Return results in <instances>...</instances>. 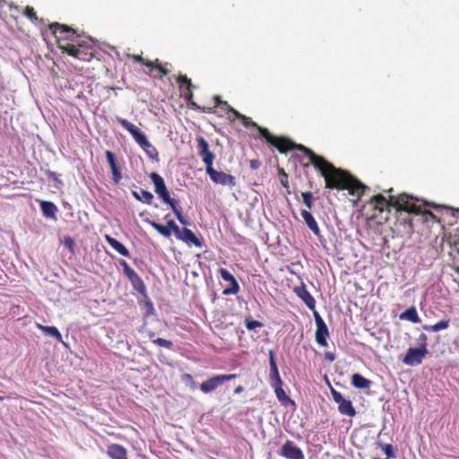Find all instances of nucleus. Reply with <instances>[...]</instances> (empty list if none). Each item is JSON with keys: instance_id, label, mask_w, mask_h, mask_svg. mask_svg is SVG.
<instances>
[{"instance_id": "f257e3e1", "label": "nucleus", "mask_w": 459, "mask_h": 459, "mask_svg": "<svg viewBox=\"0 0 459 459\" xmlns=\"http://www.w3.org/2000/svg\"><path fill=\"white\" fill-rule=\"evenodd\" d=\"M242 118L244 125L255 127L259 136L265 139L268 143L276 147L280 152H287L290 150H299L307 156L308 162L311 163L316 169L324 177L325 180V186L331 189H348L351 195H360L365 192L368 187L363 185L357 178L352 177L347 171L335 168L332 163L327 161L322 156L316 154L310 149L302 144H296L291 141L273 135L265 127L258 126L251 120L250 117H238Z\"/></svg>"}, {"instance_id": "f03ea898", "label": "nucleus", "mask_w": 459, "mask_h": 459, "mask_svg": "<svg viewBox=\"0 0 459 459\" xmlns=\"http://www.w3.org/2000/svg\"><path fill=\"white\" fill-rule=\"evenodd\" d=\"M48 30L55 36L57 47L63 53L84 62H89L93 58L92 44L82 39L72 27L59 22H52L48 25Z\"/></svg>"}, {"instance_id": "7ed1b4c3", "label": "nucleus", "mask_w": 459, "mask_h": 459, "mask_svg": "<svg viewBox=\"0 0 459 459\" xmlns=\"http://www.w3.org/2000/svg\"><path fill=\"white\" fill-rule=\"evenodd\" d=\"M176 82L178 83L182 95H184L188 103L194 106L195 109L204 113H214L216 112V108H219L220 111L228 114L242 115L233 108L227 101L222 100L219 95H214L211 97L210 100H200L199 102L194 101L193 89L196 86L192 83L191 80L187 78L186 75H178L176 78Z\"/></svg>"}, {"instance_id": "20e7f679", "label": "nucleus", "mask_w": 459, "mask_h": 459, "mask_svg": "<svg viewBox=\"0 0 459 459\" xmlns=\"http://www.w3.org/2000/svg\"><path fill=\"white\" fill-rule=\"evenodd\" d=\"M413 197L407 194H401L398 196L391 195L389 200L382 195H377L371 198V203L375 204L376 209L381 212L384 211L385 207L392 205L397 210L405 211L409 213H421V208L414 203H411Z\"/></svg>"}, {"instance_id": "39448f33", "label": "nucleus", "mask_w": 459, "mask_h": 459, "mask_svg": "<svg viewBox=\"0 0 459 459\" xmlns=\"http://www.w3.org/2000/svg\"><path fill=\"white\" fill-rule=\"evenodd\" d=\"M131 59L134 62L142 63L143 65L150 68L149 74L154 79L161 80L164 76L169 74V70L168 69L169 63H165L162 65L158 58L153 61L144 59L140 55H131L129 56Z\"/></svg>"}, {"instance_id": "423d86ee", "label": "nucleus", "mask_w": 459, "mask_h": 459, "mask_svg": "<svg viewBox=\"0 0 459 459\" xmlns=\"http://www.w3.org/2000/svg\"><path fill=\"white\" fill-rule=\"evenodd\" d=\"M150 178L154 185L155 193L167 204L171 206L178 201L169 196L164 179L156 172H152Z\"/></svg>"}, {"instance_id": "0eeeda50", "label": "nucleus", "mask_w": 459, "mask_h": 459, "mask_svg": "<svg viewBox=\"0 0 459 459\" xmlns=\"http://www.w3.org/2000/svg\"><path fill=\"white\" fill-rule=\"evenodd\" d=\"M236 377V374L213 376L201 384L200 390L204 394L212 393L226 381L234 379Z\"/></svg>"}, {"instance_id": "6e6552de", "label": "nucleus", "mask_w": 459, "mask_h": 459, "mask_svg": "<svg viewBox=\"0 0 459 459\" xmlns=\"http://www.w3.org/2000/svg\"><path fill=\"white\" fill-rule=\"evenodd\" d=\"M427 354V348H409L403 359V363L411 367L418 366L422 363Z\"/></svg>"}, {"instance_id": "1a4fd4ad", "label": "nucleus", "mask_w": 459, "mask_h": 459, "mask_svg": "<svg viewBox=\"0 0 459 459\" xmlns=\"http://www.w3.org/2000/svg\"><path fill=\"white\" fill-rule=\"evenodd\" d=\"M210 178L216 184L221 186H234L236 185V178L230 174H227L223 171H217L214 169L208 171Z\"/></svg>"}, {"instance_id": "9d476101", "label": "nucleus", "mask_w": 459, "mask_h": 459, "mask_svg": "<svg viewBox=\"0 0 459 459\" xmlns=\"http://www.w3.org/2000/svg\"><path fill=\"white\" fill-rule=\"evenodd\" d=\"M281 455L287 459H304L302 450L294 445L292 441H286L281 447Z\"/></svg>"}, {"instance_id": "9b49d317", "label": "nucleus", "mask_w": 459, "mask_h": 459, "mask_svg": "<svg viewBox=\"0 0 459 459\" xmlns=\"http://www.w3.org/2000/svg\"><path fill=\"white\" fill-rule=\"evenodd\" d=\"M220 274L222 280L230 282V286L223 290V295L237 294L239 291V285L235 277L226 269L221 268Z\"/></svg>"}, {"instance_id": "f8f14e48", "label": "nucleus", "mask_w": 459, "mask_h": 459, "mask_svg": "<svg viewBox=\"0 0 459 459\" xmlns=\"http://www.w3.org/2000/svg\"><path fill=\"white\" fill-rule=\"evenodd\" d=\"M107 160L109 164L112 172V179L114 183L118 184L122 179V174L120 169L117 164L115 154L111 151L105 152Z\"/></svg>"}, {"instance_id": "ddd939ff", "label": "nucleus", "mask_w": 459, "mask_h": 459, "mask_svg": "<svg viewBox=\"0 0 459 459\" xmlns=\"http://www.w3.org/2000/svg\"><path fill=\"white\" fill-rule=\"evenodd\" d=\"M295 293L297 296L306 304V306L311 309L315 310L316 308V300L307 290L305 284H302L299 287L295 289Z\"/></svg>"}, {"instance_id": "4468645a", "label": "nucleus", "mask_w": 459, "mask_h": 459, "mask_svg": "<svg viewBox=\"0 0 459 459\" xmlns=\"http://www.w3.org/2000/svg\"><path fill=\"white\" fill-rule=\"evenodd\" d=\"M176 238L186 244H193L197 247H202L201 240L194 234V232L191 230L187 228L181 229L179 234L177 235Z\"/></svg>"}, {"instance_id": "2eb2a0df", "label": "nucleus", "mask_w": 459, "mask_h": 459, "mask_svg": "<svg viewBox=\"0 0 459 459\" xmlns=\"http://www.w3.org/2000/svg\"><path fill=\"white\" fill-rule=\"evenodd\" d=\"M305 223L307 224V228L317 237L320 236V229L317 225L316 221L315 220L314 216L307 210H301L300 212Z\"/></svg>"}, {"instance_id": "dca6fc26", "label": "nucleus", "mask_w": 459, "mask_h": 459, "mask_svg": "<svg viewBox=\"0 0 459 459\" xmlns=\"http://www.w3.org/2000/svg\"><path fill=\"white\" fill-rule=\"evenodd\" d=\"M40 209L44 217L56 221L57 206L49 201H41Z\"/></svg>"}, {"instance_id": "f3484780", "label": "nucleus", "mask_w": 459, "mask_h": 459, "mask_svg": "<svg viewBox=\"0 0 459 459\" xmlns=\"http://www.w3.org/2000/svg\"><path fill=\"white\" fill-rule=\"evenodd\" d=\"M329 336V332L327 325L325 324H320L316 325V342L323 347L327 346V337Z\"/></svg>"}, {"instance_id": "a211bd4d", "label": "nucleus", "mask_w": 459, "mask_h": 459, "mask_svg": "<svg viewBox=\"0 0 459 459\" xmlns=\"http://www.w3.org/2000/svg\"><path fill=\"white\" fill-rule=\"evenodd\" d=\"M128 280L135 291H137L142 297L146 296V285L143 282V279L137 273H134Z\"/></svg>"}, {"instance_id": "6ab92c4d", "label": "nucleus", "mask_w": 459, "mask_h": 459, "mask_svg": "<svg viewBox=\"0 0 459 459\" xmlns=\"http://www.w3.org/2000/svg\"><path fill=\"white\" fill-rule=\"evenodd\" d=\"M108 455L112 459H127L126 449L117 444H112L108 447Z\"/></svg>"}, {"instance_id": "aec40b11", "label": "nucleus", "mask_w": 459, "mask_h": 459, "mask_svg": "<svg viewBox=\"0 0 459 459\" xmlns=\"http://www.w3.org/2000/svg\"><path fill=\"white\" fill-rule=\"evenodd\" d=\"M133 137L143 151H147V148H152V152H154L155 154H157V150L148 141L145 134L142 131L138 130L135 134H134Z\"/></svg>"}, {"instance_id": "412c9836", "label": "nucleus", "mask_w": 459, "mask_h": 459, "mask_svg": "<svg viewBox=\"0 0 459 459\" xmlns=\"http://www.w3.org/2000/svg\"><path fill=\"white\" fill-rule=\"evenodd\" d=\"M106 241L109 244V246L114 248L117 252H118L121 255L128 257L130 255V252L128 249L118 240L116 238L106 235Z\"/></svg>"}, {"instance_id": "4be33fe9", "label": "nucleus", "mask_w": 459, "mask_h": 459, "mask_svg": "<svg viewBox=\"0 0 459 459\" xmlns=\"http://www.w3.org/2000/svg\"><path fill=\"white\" fill-rule=\"evenodd\" d=\"M371 384L370 380L359 373L353 374L351 377V385L358 389H368L371 386Z\"/></svg>"}, {"instance_id": "5701e85b", "label": "nucleus", "mask_w": 459, "mask_h": 459, "mask_svg": "<svg viewBox=\"0 0 459 459\" xmlns=\"http://www.w3.org/2000/svg\"><path fill=\"white\" fill-rule=\"evenodd\" d=\"M273 387L274 389L275 395L281 405L288 406L289 404H295V403L286 394L285 391L282 389V385H275Z\"/></svg>"}, {"instance_id": "b1692460", "label": "nucleus", "mask_w": 459, "mask_h": 459, "mask_svg": "<svg viewBox=\"0 0 459 459\" xmlns=\"http://www.w3.org/2000/svg\"><path fill=\"white\" fill-rule=\"evenodd\" d=\"M133 196L144 204H151L153 200V195L144 189L140 188L138 191H132Z\"/></svg>"}, {"instance_id": "393cba45", "label": "nucleus", "mask_w": 459, "mask_h": 459, "mask_svg": "<svg viewBox=\"0 0 459 459\" xmlns=\"http://www.w3.org/2000/svg\"><path fill=\"white\" fill-rule=\"evenodd\" d=\"M400 319L417 324L420 322L415 307H411L400 315Z\"/></svg>"}, {"instance_id": "a878e982", "label": "nucleus", "mask_w": 459, "mask_h": 459, "mask_svg": "<svg viewBox=\"0 0 459 459\" xmlns=\"http://www.w3.org/2000/svg\"><path fill=\"white\" fill-rule=\"evenodd\" d=\"M338 410L343 415L352 417L356 414V411L352 405V403L350 400H346L345 398L341 403L338 404Z\"/></svg>"}, {"instance_id": "bb28decb", "label": "nucleus", "mask_w": 459, "mask_h": 459, "mask_svg": "<svg viewBox=\"0 0 459 459\" xmlns=\"http://www.w3.org/2000/svg\"><path fill=\"white\" fill-rule=\"evenodd\" d=\"M170 208L172 209L174 214L176 215L177 219L178 220V221L183 224V225H190V221L185 218L182 214V210L180 207H178V202H177L176 204H172L170 206Z\"/></svg>"}, {"instance_id": "cd10ccee", "label": "nucleus", "mask_w": 459, "mask_h": 459, "mask_svg": "<svg viewBox=\"0 0 459 459\" xmlns=\"http://www.w3.org/2000/svg\"><path fill=\"white\" fill-rule=\"evenodd\" d=\"M148 223L163 237L169 238L171 236L167 225L164 226L153 221H148Z\"/></svg>"}, {"instance_id": "c85d7f7f", "label": "nucleus", "mask_w": 459, "mask_h": 459, "mask_svg": "<svg viewBox=\"0 0 459 459\" xmlns=\"http://www.w3.org/2000/svg\"><path fill=\"white\" fill-rule=\"evenodd\" d=\"M42 331L62 342V335L56 326H40Z\"/></svg>"}, {"instance_id": "c756f323", "label": "nucleus", "mask_w": 459, "mask_h": 459, "mask_svg": "<svg viewBox=\"0 0 459 459\" xmlns=\"http://www.w3.org/2000/svg\"><path fill=\"white\" fill-rule=\"evenodd\" d=\"M45 174L47 175L48 179H51L55 182L54 186L56 188L60 189L63 186L64 183L60 179L59 174H57L54 171H51V170H46Z\"/></svg>"}, {"instance_id": "7c9ffc66", "label": "nucleus", "mask_w": 459, "mask_h": 459, "mask_svg": "<svg viewBox=\"0 0 459 459\" xmlns=\"http://www.w3.org/2000/svg\"><path fill=\"white\" fill-rule=\"evenodd\" d=\"M118 122L132 134V136L139 130L134 124L130 123L125 118L118 117Z\"/></svg>"}, {"instance_id": "2f4dec72", "label": "nucleus", "mask_w": 459, "mask_h": 459, "mask_svg": "<svg viewBox=\"0 0 459 459\" xmlns=\"http://www.w3.org/2000/svg\"><path fill=\"white\" fill-rule=\"evenodd\" d=\"M202 158L203 162L205 164L206 167V173L213 169L212 163L215 159V155L210 152L208 154L204 155Z\"/></svg>"}, {"instance_id": "473e14b6", "label": "nucleus", "mask_w": 459, "mask_h": 459, "mask_svg": "<svg viewBox=\"0 0 459 459\" xmlns=\"http://www.w3.org/2000/svg\"><path fill=\"white\" fill-rule=\"evenodd\" d=\"M303 203L308 209H312L314 204V197L311 192H302L301 193Z\"/></svg>"}, {"instance_id": "72a5a7b5", "label": "nucleus", "mask_w": 459, "mask_h": 459, "mask_svg": "<svg viewBox=\"0 0 459 459\" xmlns=\"http://www.w3.org/2000/svg\"><path fill=\"white\" fill-rule=\"evenodd\" d=\"M245 325L247 330L254 331L258 327H262L263 324L261 322L254 320L252 318H247L245 320Z\"/></svg>"}, {"instance_id": "f704fd0d", "label": "nucleus", "mask_w": 459, "mask_h": 459, "mask_svg": "<svg viewBox=\"0 0 459 459\" xmlns=\"http://www.w3.org/2000/svg\"><path fill=\"white\" fill-rule=\"evenodd\" d=\"M152 342L158 346L164 347L169 350L173 348V342L169 340H166L163 338L152 339Z\"/></svg>"}, {"instance_id": "c9c22d12", "label": "nucleus", "mask_w": 459, "mask_h": 459, "mask_svg": "<svg viewBox=\"0 0 459 459\" xmlns=\"http://www.w3.org/2000/svg\"><path fill=\"white\" fill-rule=\"evenodd\" d=\"M270 378L272 386L282 385L281 378L279 374V370L270 371Z\"/></svg>"}, {"instance_id": "e433bc0d", "label": "nucleus", "mask_w": 459, "mask_h": 459, "mask_svg": "<svg viewBox=\"0 0 459 459\" xmlns=\"http://www.w3.org/2000/svg\"><path fill=\"white\" fill-rule=\"evenodd\" d=\"M120 265L122 266L123 268V272L125 273V275L129 279L131 276H133L134 273H136L134 269H132L129 264H127L126 261L125 260H120L119 262Z\"/></svg>"}, {"instance_id": "4c0bfd02", "label": "nucleus", "mask_w": 459, "mask_h": 459, "mask_svg": "<svg viewBox=\"0 0 459 459\" xmlns=\"http://www.w3.org/2000/svg\"><path fill=\"white\" fill-rule=\"evenodd\" d=\"M142 298L147 308V315H152L154 313V307L148 294H146V296H143Z\"/></svg>"}, {"instance_id": "58836bf2", "label": "nucleus", "mask_w": 459, "mask_h": 459, "mask_svg": "<svg viewBox=\"0 0 459 459\" xmlns=\"http://www.w3.org/2000/svg\"><path fill=\"white\" fill-rule=\"evenodd\" d=\"M23 13L30 21H36L38 19L36 12L34 11L33 7H31V6H26V8L23 11Z\"/></svg>"}, {"instance_id": "ea45409f", "label": "nucleus", "mask_w": 459, "mask_h": 459, "mask_svg": "<svg viewBox=\"0 0 459 459\" xmlns=\"http://www.w3.org/2000/svg\"><path fill=\"white\" fill-rule=\"evenodd\" d=\"M167 228L169 230L170 233L173 231L176 237L179 234L181 230L173 220H169L167 221Z\"/></svg>"}, {"instance_id": "a19ab883", "label": "nucleus", "mask_w": 459, "mask_h": 459, "mask_svg": "<svg viewBox=\"0 0 459 459\" xmlns=\"http://www.w3.org/2000/svg\"><path fill=\"white\" fill-rule=\"evenodd\" d=\"M382 449L388 458L395 457V454H394V447L392 445H390V444L383 445Z\"/></svg>"}, {"instance_id": "79ce46f5", "label": "nucleus", "mask_w": 459, "mask_h": 459, "mask_svg": "<svg viewBox=\"0 0 459 459\" xmlns=\"http://www.w3.org/2000/svg\"><path fill=\"white\" fill-rule=\"evenodd\" d=\"M269 365H270V371H274L278 369L277 363L274 357V352L270 350L269 351Z\"/></svg>"}, {"instance_id": "37998d69", "label": "nucleus", "mask_w": 459, "mask_h": 459, "mask_svg": "<svg viewBox=\"0 0 459 459\" xmlns=\"http://www.w3.org/2000/svg\"><path fill=\"white\" fill-rule=\"evenodd\" d=\"M436 325L437 331H442L449 327L450 320L449 319H442L438 321Z\"/></svg>"}, {"instance_id": "c03bdc74", "label": "nucleus", "mask_w": 459, "mask_h": 459, "mask_svg": "<svg viewBox=\"0 0 459 459\" xmlns=\"http://www.w3.org/2000/svg\"><path fill=\"white\" fill-rule=\"evenodd\" d=\"M331 394H332L333 401L337 404L341 403L344 400V397L342 396V394L340 392H338L333 388L331 390Z\"/></svg>"}, {"instance_id": "a18cd8bd", "label": "nucleus", "mask_w": 459, "mask_h": 459, "mask_svg": "<svg viewBox=\"0 0 459 459\" xmlns=\"http://www.w3.org/2000/svg\"><path fill=\"white\" fill-rule=\"evenodd\" d=\"M197 147L199 149V152H201L203 150L209 149V144H208L207 141L204 138L198 137L197 138Z\"/></svg>"}, {"instance_id": "49530a36", "label": "nucleus", "mask_w": 459, "mask_h": 459, "mask_svg": "<svg viewBox=\"0 0 459 459\" xmlns=\"http://www.w3.org/2000/svg\"><path fill=\"white\" fill-rule=\"evenodd\" d=\"M417 341L420 348H427L428 336L425 333H420Z\"/></svg>"}, {"instance_id": "de8ad7c7", "label": "nucleus", "mask_w": 459, "mask_h": 459, "mask_svg": "<svg viewBox=\"0 0 459 459\" xmlns=\"http://www.w3.org/2000/svg\"><path fill=\"white\" fill-rule=\"evenodd\" d=\"M182 379H183L185 382H186V381H187V382H189V383H190V385H191V387H192L193 389L196 387V384H195V382L194 381V378H193V377H192L190 374H188V373L184 374V375H183V377H182Z\"/></svg>"}, {"instance_id": "09e8293b", "label": "nucleus", "mask_w": 459, "mask_h": 459, "mask_svg": "<svg viewBox=\"0 0 459 459\" xmlns=\"http://www.w3.org/2000/svg\"><path fill=\"white\" fill-rule=\"evenodd\" d=\"M249 166H250V169H252L255 170V169H259V168H260V166H261V161H260V160H251L249 161Z\"/></svg>"}, {"instance_id": "8fccbe9b", "label": "nucleus", "mask_w": 459, "mask_h": 459, "mask_svg": "<svg viewBox=\"0 0 459 459\" xmlns=\"http://www.w3.org/2000/svg\"><path fill=\"white\" fill-rule=\"evenodd\" d=\"M64 245H65V247H68L69 249L72 250L73 247H74V242L72 238L67 237L64 240Z\"/></svg>"}, {"instance_id": "3c124183", "label": "nucleus", "mask_w": 459, "mask_h": 459, "mask_svg": "<svg viewBox=\"0 0 459 459\" xmlns=\"http://www.w3.org/2000/svg\"><path fill=\"white\" fill-rule=\"evenodd\" d=\"M313 311H314V316H315L316 325H319L320 324H325V321L323 320V318L318 314V312H316L315 310H313Z\"/></svg>"}, {"instance_id": "603ef678", "label": "nucleus", "mask_w": 459, "mask_h": 459, "mask_svg": "<svg viewBox=\"0 0 459 459\" xmlns=\"http://www.w3.org/2000/svg\"><path fill=\"white\" fill-rule=\"evenodd\" d=\"M422 328H423L425 331H428V332H433V333L437 332V328H436V325H424L422 326Z\"/></svg>"}, {"instance_id": "864d4df0", "label": "nucleus", "mask_w": 459, "mask_h": 459, "mask_svg": "<svg viewBox=\"0 0 459 459\" xmlns=\"http://www.w3.org/2000/svg\"><path fill=\"white\" fill-rule=\"evenodd\" d=\"M455 273V276H454V281L457 283V285L459 286V267L457 266H453L452 267Z\"/></svg>"}, {"instance_id": "5fc2aeb1", "label": "nucleus", "mask_w": 459, "mask_h": 459, "mask_svg": "<svg viewBox=\"0 0 459 459\" xmlns=\"http://www.w3.org/2000/svg\"><path fill=\"white\" fill-rule=\"evenodd\" d=\"M325 359L329 360V361H333L335 359V355L332 352H325Z\"/></svg>"}, {"instance_id": "6e6d98bb", "label": "nucleus", "mask_w": 459, "mask_h": 459, "mask_svg": "<svg viewBox=\"0 0 459 459\" xmlns=\"http://www.w3.org/2000/svg\"><path fill=\"white\" fill-rule=\"evenodd\" d=\"M146 152V154L150 157V158H153L154 156H157V154H155L154 152H152V148H147V151H144Z\"/></svg>"}, {"instance_id": "4d7b16f0", "label": "nucleus", "mask_w": 459, "mask_h": 459, "mask_svg": "<svg viewBox=\"0 0 459 459\" xmlns=\"http://www.w3.org/2000/svg\"><path fill=\"white\" fill-rule=\"evenodd\" d=\"M244 391V387L242 385H238L235 388L234 393L236 394H239Z\"/></svg>"}, {"instance_id": "13d9d810", "label": "nucleus", "mask_w": 459, "mask_h": 459, "mask_svg": "<svg viewBox=\"0 0 459 459\" xmlns=\"http://www.w3.org/2000/svg\"><path fill=\"white\" fill-rule=\"evenodd\" d=\"M210 152H211V151H210L209 149H207V150H203V151L199 152V155H200V157H203L204 155L208 154Z\"/></svg>"}, {"instance_id": "bf43d9fd", "label": "nucleus", "mask_w": 459, "mask_h": 459, "mask_svg": "<svg viewBox=\"0 0 459 459\" xmlns=\"http://www.w3.org/2000/svg\"><path fill=\"white\" fill-rule=\"evenodd\" d=\"M9 6H10V9H15L17 11L19 9V7L17 5H15V4H10Z\"/></svg>"}, {"instance_id": "052dcab7", "label": "nucleus", "mask_w": 459, "mask_h": 459, "mask_svg": "<svg viewBox=\"0 0 459 459\" xmlns=\"http://www.w3.org/2000/svg\"><path fill=\"white\" fill-rule=\"evenodd\" d=\"M4 3H5V0H0V8H3Z\"/></svg>"}, {"instance_id": "680f3d73", "label": "nucleus", "mask_w": 459, "mask_h": 459, "mask_svg": "<svg viewBox=\"0 0 459 459\" xmlns=\"http://www.w3.org/2000/svg\"><path fill=\"white\" fill-rule=\"evenodd\" d=\"M149 336H150V338L152 339V338L154 336V333H151L149 334Z\"/></svg>"}, {"instance_id": "e2e57ef3", "label": "nucleus", "mask_w": 459, "mask_h": 459, "mask_svg": "<svg viewBox=\"0 0 459 459\" xmlns=\"http://www.w3.org/2000/svg\"><path fill=\"white\" fill-rule=\"evenodd\" d=\"M283 186H287L286 181H282Z\"/></svg>"}, {"instance_id": "0e129e2a", "label": "nucleus", "mask_w": 459, "mask_h": 459, "mask_svg": "<svg viewBox=\"0 0 459 459\" xmlns=\"http://www.w3.org/2000/svg\"><path fill=\"white\" fill-rule=\"evenodd\" d=\"M283 186H287L286 181H282Z\"/></svg>"}, {"instance_id": "69168bd1", "label": "nucleus", "mask_w": 459, "mask_h": 459, "mask_svg": "<svg viewBox=\"0 0 459 459\" xmlns=\"http://www.w3.org/2000/svg\"><path fill=\"white\" fill-rule=\"evenodd\" d=\"M457 212H459V209L457 210Z\"/></svg>"}]
</instances>
